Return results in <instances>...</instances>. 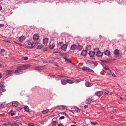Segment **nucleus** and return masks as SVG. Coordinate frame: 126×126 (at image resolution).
I'll return each instance as SVG.
<instances>
[{"label": "nucleus", "mask_w": 126, "mask_h": 126, "mask_svg": "<svg viewBox=\"0 0 126 126\" xmlns=\"http://www.w3.org/2000/svg\"><path fill=\"white\" fill-rule=\"evenodd\" d=\"M32 66L31 65L28 64L19 66L17 67L14 73L16 74H22L23 73L22 70L28 69L30 68Z\"/></svg>", "instance_id": "f257e3e1"}, {"label": "nucleus", "mask_w": 126, "mask_h": 126, "mask_svg": "<svg viewBox=\"0 0 126 126\" xmlns=\"http://www.w3.org/2000/svg\"><path fill=\"white\" fill-rule=\"evenodd\" d=\"M86 63L87 64H88V65L89 66L93 68H94L96 66L94 62L90 60H88L87 61Z\"/></svg>", "instance_id": "f03ea898"}, {"label": "nucleus", "mask_w": 126, "mask_h": 126, "mask_svg": "<svg viewBox=\"0 0 126 126\" xmlns=\"http://www.w3.org/2000/svg\"><path fill=\"white\" fill-rule=\"evenodd\" d=\"M82 70L83 71H86L88 72H94V71L93 70L87 66H84L82 68Z\"/></svg>", "instance_id": "7ed1b4c3"}, {"label": "nucleus", "mask_w": 126, "mask_h": 126, "mask_svg": "<svg viewBox=\"0 0 126 126\" xmlns=\"http://www.w3.org/2000/svg\"><path fill=\"white\" fill-rule=\"evenodd\" d=\"M95 54V52L94 51H91L89 52L88 54L90 57L91 59L94 60L95 58L94 56Z\"/></svg>", "instance_id": "20e7f679"}, {"label": "nucleus", "mask_w": 126, "mask_h": 126, "mask_svg": "<svg viewBox=\"0 0 126 126\" xmlns=\"http://www.w3.org/2000/svg\"><path fill=\"white\" fill-rule=\"evenodd\" d=\"M103 54V53L100 51L99 50V51H97L96 53V56L97 57H101L102 56Z\"/></svg>", "instance_id": "39448f33"}, {"label": "nucleus", "mask_w": 126, "mask_h": 126, "mask_svg": "<svg viewBox=\"0 0 126 126\" xmlns=\"http://www.w3.org/2000/svg\"><path fill=\"white\" fill-rule=\"evenodd\" d=\"M39 37L37 34H35L33 36V39L35 41L39 39Z\"/></svg>", "instance_id": "423d86ee"}, {"label": "nucleus", "mask_w": 126, "mask_h": 126, "mask_svg": "<svg viewBox=\"0 0 126 126\" xmlns=\"http://www.w3.org/2000/svg\"><path fill=\"white\" fill-rule=\"evenodd\" d=\"M5 72L7 74H10L14 72V70H7L5 71Z\"/></svg>", "instance_id": "0eeeda50"}, {"label": "nucleus", "mask_w": 126, "mask_h": 126, "mask_svg": "<svg viewBox=\"0 0 126 126\" xmlns=\"http://www.w3.org/2000/svg\"><path fill=\"white\" fill-rule=\"evenodd\" d=\"M67 47V45L66 44H64L61 46V48L64 51H65Z\"/></svg>", "instance_id": "6e6552de"}, {"label": "nucleus", "mask_w": 126, "mask_h": 126, "mask_svg": "<svg viewBox=\"0 0 126 126\" xmlns=\"http://www.w3.org/2000/svg\"><path fill=\"white\" fill-rule=\"evenodd\" d=\"M61 83L63 85H65L67 83V80H66L64 79H61Z\"/></svg>", "instance_id": "1a4fd4ad"}, {"label": "nucleus", "mask_w": 126, "mask_h": 126, "mask_svg": "<svg viewBox=\"0 0 126 126\" xmlns=\"http://www.w3.org/2000/svg\"><path fill=\"white\" fill-rule=\"evenodd\" d=\"M93 99L91 98L88 99L86 101V103L87 104H90L92 102H93Z\"/></svg>", "instance_id": "9d476101"}, {"label": "nucleus", "mask_w": 126, "mask_h": 126, "mask_svg": "<svg viewBox=\"0 0 126 126\" xmlns=\"http://www.w3.org/2000/svg\"><path fill=\"white\" fill-rule=\"evenodd\" d=\"M105 73L108 76L111 75L112 74V73L110 69L108 70H106Z\"/></svg>", "instance_id": "9b49d317"}, {"label": "nucleus", "mask_w": 126, "mask_h": 126, "mask_svg": "<svg viewBox=\"0 0 126 126\" xmlns=\"http://www.w3.org/2000/svg\"><path fill=\"white\" fill-rule=\"evenodd\" d=\"M87 51L85 50H82L81 54L82 56H85L87 55Z\"/></svg>", "instance_id": "f8f14e48"}, {"label": "nucleus", "mask_w": 126, "mask_h": 126, "mask_svg": "<svg viewBox=\"0 0 126 126\" xmlns=\"http://www.w3.org/2000/svg\"><path fill=\"white\" fill-rule=\"evenodd\" d=\"M25 39V37L24 36H22L18 38V40L19 41L22 42Z\"/></svg>", "instance_id": "ddd939ff"}, {"label": "nucleus", "mask_w": 126, "mask_h": 126, "mask_svg": "<svg viewBox=\"0 0 126 126\" xmlns=\"http://www.w3.org/2000/svg\"><path fill=\"white\" fill-rule=\"evenodd\" d=\"M77 48V46L75 44L72 45L71 47V50H74L76 49Z\"/></svg>", "instance_id": "4468645a"}, {"label": "nucleus", "mask_w": 126, "mask_h": 126, "mask_svg": "<svg viewBox=\"0 0 126 126\" xmlns=\"http://www.w3.org/2000/svg\"><path fill=\"white\" fill-rule=\"evenodd\" d=\"M48 39L47 38H45L43 40V44H46L48 42Z\"/></svg>", "instance_id": "2eb2a0df"}, {"label": "nucleus", "mask_w": 126, "mask_h": 126, "mask_svg": "<svg viewBox=\"0 0 126 126\" xmlns=\"http://www.w3.org/2000/svg\"><path fill=\"white\" fill-rule=\"evenodd\" d=\"M5 52V50L3 49L0 50V55L2 56H4V53Z\"/></svg>", "instance_id": "dca6fc26"}, {"label": "nucleus", "mask_w": 126, "mask_h": 126, "mask_svg": "<svg viewBox=\"0 0 126 126\" xmlns=\"http://www.w3.org/2000/svg\"><path fill=\"white\" fill-rule=\"evenodd\" d=\"M114 54L116 55L117 56L120 54L119 50L117 49H116L114 51Z\"/></svg>", "instance_id": "f3484780"}, {"label": "nucleus", "mask_w": 126, "mask_h": 126, "mask_svg": "<svg viewBox=\"0 0 126 126\" xmlns=\"http://www.w3.org/2000/svg\"><path fill=\"white\" fill-rule=\"evenodd\" d=\"M103 93L102 91H98L96 93V95L98 96H101L103 94Z\"/></svg>", "instance_id": "a211bd4d"}, {"label": "nucleus", "mask_w": 126, "mask_h": 126, "mask_svg": "<svg viewBox=\"0 0 126 126\" xmlns=\"http://www.w3.org/2000/svg\"><path fill=\"white\" fill-rule=\"evenodd\" d=\"M104 54L106 55L109 56L110 54V52L109 50H106L104 51Z\"/></svg>", "instance_id": "6ab92c4d"}, {"label": "nucleus", "mask_w": 126, "mask_h": 126, "mask_svg": "<svg viewBox=\"0 0 126 126\" xmlns=\"http://www.w3.org/2000/svg\"><path fill=\"white\" fill-rule=\"evenodd\" d=\"M33 69L34 70H42L41 66H39L35 67Z\"/></svg>", "instance_id": "aec40b11"}, {"label": "nucleus", "mask_w": 126, "mask_h": 126, "mask_svg": "<svg viewBox=\"0 0 126 126\" xmlns=\"http://www.w3.org/2000/svg\"><path fill=\"white\" fill-rule=\"evenodd\" d=\"M13 106L17 107L18 105V103L17 102H14L12 104Z\"/></svg>", "instance_id": "412c9836"}, {"label": "nucleus", "mask_w": 126, "mask_h": 126, "mask_svg": "<svg viewBox=\"0 0 126 126\" xmlns=\"http://www.w3.org/2000/svg\"><path fill=\"white\" fill-rule=\"evenodd\" d=\"M49 45V48L51 49H53L54 48L55 45L54 43H50Z\"/></svg>", "instance_id": "4be33fe9"}, {"label": "nucleus", "mask_w": 126, "mask_h": 126, "mask_svg": "<svg viewBox=\"0 0 126 126\" xmlns=\"http://www.w3.org/2000/svg\"><path fill=\"white\" fill-rule=\"evenodd\" d=\"M83 48V46L81 45H78L77 47V49L79 51L81 50Z\"/></svg>", "instance_id": "5701e85b"}, {"label": "nucleus", "mask_w": 126, "mask_h": 126, "mask_svg": "<svg viewBox=\"0 0 126 126\" xmlns=\"http://www.w3.org/2000/svg\"><path fill=\"white\" fill-rule=\"evenodd\" d=\"M64 59L65 60V61L66 62L71 63H72V62L69 59L65 58V57H64Z\"/></svg>", "instance_id": "b1692460"}, {"label": "nucleus", "mask_w": 126, "mask_h": 126, "mask_svg": "<svg viewBox=\"0 0 126 126\" xmlns=\"http://www.w3.org/2000/svg\"><path fill=\"white\" fill-rule=\"evenodd\" d=\"M86 86L88 87H89L91 86V83L88 81H86L85 83Z\"/></svg>", "instance_id": "393cba45"}, {"label": "nucleus", "mask_w": 126, "mask_h": 126, "mask_svg": "<svg viewBox=\"0 0 126 126\" xmlns=\"http://www.w3.org/2000/svg\"><path fill=\"white\" fill-rule=\"evenodd\" d=\"M67 83H68L69 84H72L73 83V81L70 79H68L67 80Z\"/></svg>", "instance_id": "a878e982"}, {"label": "nucleus", "mask_w": 126, "mask_h": 126, "mask_svg": "<svg viewBox=\"0 0 126 126\" xmlns=\"http://www.w3.org/2000/svg\"><path fill=\"white\" fill-rule=\"evenodd\" d=\"M49 111V110L48 109H47L46 110H43L42 111V113L43 114H45L47 112H48Z\"/></svg>", "instance_id": "bb28decb"}, {"label": "nucleus", "mask_w": 126, "mask_h": 126, "mask_svg": "<svg viewBox=\"0 0 126 126\" xmlns=\"http://www.w3.org/2000/svg\"><path fill=\"white\" fill-rule=\"evenodd\" d=\"M24 109L25 110L27 111H29V108L27 106H25L24 107Z\"/></svg>", "instance_id": "cd10ccee"}, {"label": "nucleus", "mask_w": 126, "mask_h": 126, "mask_svg": "<svg viewBox=\"0 0 126 126\" xmlns=\"http://www.w3.org/2000/svg\"><path fill=\"white\" fill-rule=\"evenodd\" d=\"M36 45V43H35L32 42V44L31 45V47L30 48H32L33 47Z\"/></svg>", "instance_id": "c85d7f7f"}, {"label": "nucleus", "mask_w": 126, "mask_h": 126, "mask_svg": "<svg viewBox=\"0 0 126 126\" xmlns=\"http://www.w3.org/2000/svg\"><path fill=\"white\" fill-rule=\"evenodd\" d=\"M43 46L42 45H38L37 46V49H41V48L43 47Z\"/></svg>", "instance_id": "c756f323"}, {"label": "nucleus", "mask_w": 126, "mask_h": 126, "mask_svg": "<svg viewBox=\"0 0 126 126\" xmlns=\"http://www.w3.org/2000/svg\"><path fill=\"white\" fill-rule=\"evenodd\" d=\"M91 124L92 125H95L98 124V123L97 122H91Z\"/></svg>", "instance_id": "7c9ffc66"}, {"label": "nucleus", "mask_w": 126, "mask_h": 126, "mask_svg": "<svg viewBox=\"0 0 126 126\" xmlns=\"http://www.w3.org/2000/svg\"><path fill=\"white\" fill-rule=\"evenodd\" d=\"M75 110L77 112H79L80 110L79 108L77 107H76L75 108Z\"/></svg>", "instance_id": "2f4dec72"}, {"label": "nucleus", "mask_w": 126, "mask_h": 126, "mask_svg": "<svg viewBox=\"0 0 126 126\" xmlns=\"http://www.w3.org/2000/svg\"><path fill=\"white\" fill-rule=\"evenodd\" d=\"M11 126H18V125L17 124H13L11 125Z\"/></svg>", "instance_id": "473e14b6"}, {"label": "nucleus", "mask_w": 126, "mask_h": 126, "mask_svg": "<svg viewBox=\"0 0 126 126\" xmlns=\"http://www.w3.org/2000/svg\"><path fill=\"white\" fill-rule=\"evenodd\" d=\"M63 44V42H60L58 43V45L60 47Z\"/></svg>", "instance_id": "72a5a7b5"}, {"label": "nucleus", "mask_w": 126, "mask_h": 126, "mask_svg": "<svg viewBox=\"0 0 126 126\" xmlns=\"http://www.w3.org/2000/svg\"><path fill=\"white\" fill-rule=\"evenodd\" d=\"M54 119H53L52 120V122L51 123L52 124H56V123H58L57 122V121L55 120V121H54Z\"/></svg>", "instance_id": "f704fd0d"}, {"label": "nucleus", "mask_w": 126, "mask_h": 126, "mask_svg": "<svg viewBox=\"0 0 126 126\" xmlns=\"http://www.w3.org/2000/svg\"><path fill=\"white\" fill-rule=\"evenodd\" d=\"M61 106L63 109H66L67 108V107L66 106L62 105Z\"/></svg>", "instance_id": "c9c22d12"}, {"label": "nucleus", "mask_w": 126, "mask_h": 126, "mask_svg": "<svg viewBox=\"0 0 126 126\" xmlns=\"http://www.w3.org/2000/svg\"><path fill=\"white\" fill-rule=\"evenodd\" d=\"M64 55V56L63 57V58L64 59V57H65V58H67V57H69V55L68 54H65Z\"/></svg>", "instance_id": "e433bc0d"}, {"label": "nucleus", "mask_w": 126, "mask_h": 126, "mask_svg": "<svg viewBox=\"0 0 126 126\" xmlns=\"http://www.w3.org/2000/svg\"><path fill=\"white\" fill-rule=\"evenodd\" d=\"M22 59L24 60H27L28 59V58L27 57H23Z\"/></svg>", "instance_id": "4c0bfd02"}, {"label": "nucleus", "mask_w": 126, "mask_h": 126, "mask_svg": "<svg viewBox=\"0 0 126 126\" xmlns=\"http://www.w3.org/2000/svg\"><path fill=\"white\" fill-rule=\"evenodd\" d=\"M34 124L33 123H30L28 124L29 126H34Z\"/></svg>", "instance_id": "58836bf2"}, {"label": "nucleus", "mask_w": 126, "mask_h": 126, "mask_svg": "<svg viewBox=\"0 0 126 126\" xmlns=\"http://www.w3.org/2000/svg\"><path fill=\"white\" fill-rule=\"evenodd\" d=\"M104 68L105 69H106V70H108L110 69H109V67H108V66H107V65H106L105 66V67Z\"/></svg>", "instance_id": "ea45409f"}, {"label": "nucleus", "mask_w": 126, "mask_h": 126, "mask_svg": "<svg viewBox=\"0 0 126 126\" xmlns=\"http://www.w3.org/2000/svg\"><path fill=\"white\" fill-rule=\"evenodd\" d=\"M5 89H3V88H2L0 90V93L1 92V91H2V92H4L5 91Z\"/></svg>", "instance_id": "a19ab883"}, {"label": "nucleus", "mask_w": 126, "mask_h": 126, "mask_svg": "<svg viewBox=\"0 0 126 126\" xmlns=\"http://www.w3.org/2000/svg\"><path fill=\"white\" fill-rule=\"evenodd\" d=\"M14 42L16 44H18V45L20 46H21L22 45V44L21 43H18L16 42L15 41H14Z\"/></svg>", "instance_id": "79ce46f5"}, {"label": "nucleus", "mask_w": 126, "mask_h": 126, "mask_svg": "<svg viewBox=\"0 0 126 126\" xmlns=\"http://www.w3.org/2000/svg\"><path fill=\"white\" fill-rule=\"evenodd\" d=\"M52 126H56L58 124V123H57L56 124H52Z\"/></svg>", "instance_id": "37998d69"}, {"label": "nucleus", "mask_w": 126, "mask_h": 126, "mask_svg": "<svg viewBox=\"0 0 126 126\" xmlns=\"http://www.w3.org/2000/svg\"><path fill=\"white\" fill-rule=\"evenodd\" d=\"M64 118V116H61L59 118V119L62 120Z\"/></svg>", "instance_id": "c03bdc74"}, {"label": "nucleus", "mask_w": 126, "mask_h": 126, "mask_svg": "<svg viewBox=\"0 0 126 126\" xmlns=\"http://www.w3.org/2000/svg\"><path fill=\"white\" fill-rule=\"evenodd\" d=\"M32 42H31L30 41H28V44L29 45H31L32 44Z\"/></svg>", "instance_id": "a18cd8bd"}, {"label": "nucleus", "mask_w": 126, "mask_h": 126, "mask_svg": "<svg viewBox=\"0 0 126 126\" xmlns=\"http://www.w3.org/2000/svg\"><path fill=\"white\" fill-rule=\"evenodd\" d=\"M4 42L6 43H10V42L8 40H4Z\"/></svg>", "instance_id": "49530a36"}, {"label": "nucleus", "mask_w": 126, "mask_h": 126, "mask_svg": "<svg viewBox=\"0 0 126 126\" xmlns=\"http://www.w3.org/2000/svg\"><path fill=\"white\" fill-rule=\"evenodd\" d=\"M109 93V91H106L105 92V94H107Z\"/></svg>", "instance_id": "de8ad7c7"}, {"label": "nucleus", "mask_w": 126, "mask_h": 126, "mask_svg": "<svg viewBox=\"0 0 126 126\" xmlns=\"http://www.w3.org/2000/svg\"><path fill=\"white\" fill-rule=\"evenodd\" d=\"M50 77H53V78H54L55 77V76L54 75H48Z\"/></svg>", "instance_id": "09e8293b"}, {"label": "nucleus", "mask_w": 126, "mask_h": 126, "mask_svg": "<svg viewBox=\"0 0 126 126\" xmlns=\"http://www.w3.org/2000/svg\"><path fill=\"white\" fill-rule=\"evenodd\" d=\"M4 107V106L3 105L1 104L0 105V108H3Z\"/></svg>", "instance_id": "8fccbe9b"}, {"label": "nucleus", "mask_w": 126, "mask_h": 126, "mask_svg": "<svg viewBox=\"0 0 126 126\" xmlns=\"http://www.w3.org/2000/svg\"><path fill=\"white\" fill-rule=\"evenodd\" d=\"M3 84L2 83H0V87L2 88L3 87Z\"/></svg>", "instance_id": "3c124183"}, {"label": "nucleus", "mask_w": 126, "mask_h": 126, "mask_svg": "<svg viewBox=\"0 0 126 126\" xmlns=\"http://www.w3.org/2000/svg\"><path fill=\"white\" fill-rule=\"evenodd\" d=\"M102 64V66L104 67H105V66L106 65L104 63H103Z\"/></svg>", "instance_id": "603ef678"}, {"label": "nucleus", "mask_w": 126, "mask_h": 126, "mask_svg": "<svg viewBox=\"0 0 126 126\" xmlns=\"http://www.w3.org/2000/svg\"><path fill=\"white\" fill-rule=\"evenodd\" d=\"M4 26V25L3 24H0V28H1L3 27Z\"/></svg>", "instance_id": "864d4df0"}, {"label": "nucleus", "mask_w": 126, "mask_h": 126, "mask_svg": "<svg viewBox=\"0 0 126 126\" xmlns=\"http://www.w3.org/2000/svg\"><path fill=\"white\" fill-rule=\"evenodd\" d=\"M113 112L114 113L117 112V110L116 109H114L113 110Z\"/></svg>", "instance_id": "5fc2aeb1"}, {"label": "nucleus", "mask_w": 126, "mask_h": 126, "mask_svg": "<svg viewBox=\"0 0 126 126\" xmlns=\"http://www.w3.org/2000/svg\"><path fill=\"white\" fill-rule=\"evenodd\" d=\"M15 115V113H11L10 114L11 116H13Z\"/></svg>", "instance_id": "6e6d98bb"}, {"label": "nucleus", "mask_w": 126, "mask_h": 126, "mask_svg": "<svg viewBox=\"0 0 126 126\" xmlns=\"http://www.w3.org/2000/svg\"><path fill=\"white\" fill-rule=\"evenodd\" d=\"M7 124L8 125H9L10 126L11 124V123L9 122H7Z\"/></svg>", "instance_id": "4d7b16f0"}, {"label": "nucleus", "mask_w": 126, "mask_h": 126, "mask_svg": "<svg viewBox=\"0 0 126 126\" xmlns=\"http://www.w3.org/2000/svg\"><path fill=\"white\" fill-rule=\"evenodd\" d=\"M63 113H65V115L66 117H67L68 116V115L65 112H64Z\"/></svg>", "instance_id": "13d9d810"}, {"label": "nucleus", "mask_w": 126, "mask_h": 126, "mask_svg": "<svg viewBox=\"0 0 126 126\" xmlns=\"http://www.w3.org/2000/svg\"><path fill=\"white\" fill-rule=\"evenodd\" d=\"M80 81L78 79H77L76 80V83H79Z\"/></svg>", "instance_id": "bf43d9fd"}, {"label": "nucleus", "mask_w": 126, "mask_h": 126, "mask_svg": "<svg viewBox=\"0 0 126 126\" xmlns=\"http://www.w3.org/2000/svg\"><path fill=\"white\" fill-rule=\"evenodd\" d=\"M58 126H64L62 124H59Z\"/></svg>", "instance_id": "052dcab7"}, {"label": "nucleus", "mask_w": 126, "mask_h": 126, "mask_svg": "<svg viewBox=\"0 0 126 126\" xmlns=\"http://www.w3.org/2000/svg\"><path fill=\"white\" fill-rule=\"evenodd\" d=\"M88 107V105H85L84 106V107L85 108H87Z\"/></svg>", "instance_id": "680f3d73"}, {"label": "nucleus", "mask_w": 126, "mask_h": 126, "mask_svg": "<svg viewBox=\"0 0 126 126\" xmlns=\"http://www.w3.org/2000/svg\"><path fill=\"white\" fill-rule=\"evenodd\" d=\"M112 76L114 77H115L116 76L114 73H113L112 74Z\"/></svg>", "instance_id": "e2e57ef3"}, {"label": "nucleus", "mask_w": 126, "mask_h": 126, "mask_svg": "<svg viewBox=\"0 0 126 126\" xmlns=\"http://www.w3.org/2000/svg\"><path fill=\"white\" fill-rule=\"evenodd\" d=\"M2 9V7L1 5H0V10H1Z\"/></svg>", "instance_id": "0e129e2a"}, {"label": "nucleus", "mask_w": 126, "mask_h": 126, "mask_svg": "<svg viewBox=\"0 0 126 126\" xmlns=\"http://www.w3.org/2000/svg\"><path fill=\"white\" fill-rule=\"evenodd\" d=\"M2 77V74L0 73V79Z\"/></svg>", "instance_id": "69168bd1"}, {"label": "nucleus", "mask_w": 126, "mask_h": 126, "mask_svg": "<svg viewBox=\"0 0 126 126\" xmlns=\"http://www.w3.org/2000/svg\"><path fill=\"white\" fill-rule=\"evenodd\" d=\"M2 64H0V67H2Z\"/></svg>", "instance_id": "338daca9"}, {"label": "nucleus", "mask_w": 126, "mask_h": 126, "mask_svg": "<svg viewBox=\"0 0 126 126\" xmlns=\"http://www.w3.org/2000/svg\"><path fill=\"white\" fill-rule=\"evenodd\" d=\"M71 126H76V125H72Z\"/></svg>", "instance_id": "774afa93"}]
</instances>
